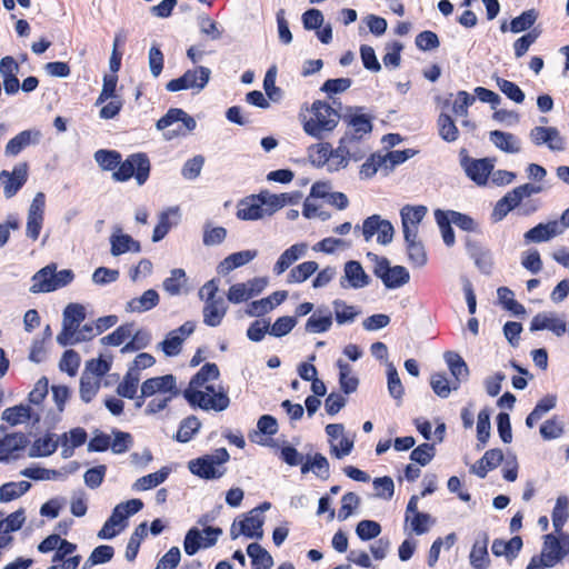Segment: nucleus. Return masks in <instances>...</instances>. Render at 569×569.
Listing matches in <instances>:
<instances>
[{"label": "nucleus", "instance_id": "1", "mask_svg": "<svg viewBox=\"0 0 569 569\" xmlns=\"http://www.w3.org/2000/svg\"><path fill=\"white\" fill-rule=\"evenodd\" d=\"M220 371L216 363H206L190 380L183 396L192 407L203 410L223 411L230 399L221 386L214 387L211 381L219 378Z\"/></svg>", "mask_w": 569, "mask_h": 569}, {"label": "nucleus", "instance_id": "2", "mask_svg": "<svg viewBox=\"0 0 569 569\" xmlns=\"http://www.w3.org/2000/svg\"><path fill=\"white\" fill-rule=\"evenodd\" d=\"M310 112V118L303 122V131L319 140L332 132L340 120L339 112L321 100L312 103Z\"/></svg>", "mask_w": 569, "mask_h": 569}, {"label": "nucleus", "instance_id": "3", "mask_svg": "<svg viewBox=\"0 0 569 569\" xmlns=\"http://www.w3.org/2000/svg\"><path fill=\"white\" fill-rule=\"evenodd\" d=\"M367 259L372 263L373 274L382 281L386 288L397 289L409 282L410 274L405 267H391L386 257H380L373 252H368Z\"/></svg>", "mask_w": 569, "mask_h": 569}, {"label": "nucleus", "instance_id": "4", "mask_svg": "<svg viewBox=\"0 0 569 569\" xmlns=\"http://www.w3.org/2000/svg\"><path fill=\"white\" fill-rule=\"evenodd\" d=\"M230 456L224 448L214 450L211 455H204L198 459L189 461L188 468L191 473L202 479H219L224 472L222 467L229 460Z\"/></svg>", "mask_w": 569, "mask_h": 569}, {"label": "nucleus", "instance_id": "5", "mask_svg": "<svg viewBox=\"0 0 569 569\" xmlns=\"http://www.w3.org/2000/svg\"><path fill=\"white\" fill-rule=\"evenodd\" d=\"M196 120L186 111L179 108H171L157 121V129L162 130L167 140H172L194 130Z\"/></svg>", "mask_w": 569, "mask_h": 569}, {"label": "nucleus", "instance_id": "6", "mask_svg": "<svg viewBox=\"0 0 569 569\" xmlns=\"http://www.w3.org/2000/svg\"><path fill=\"white\" fill-rule=\"evenodd\" d=\"M150 161L143 153H134L128 157L123 162L120 161L118 169L112 177L117 181H127L131 177L136 178L139 186H142L149 178Z\"/></svg>", "mask_w": 569, "mask_h": 569}, {"label": "nucleus", "instance_id": "7", "mask_svg": "<svg viewBox=\"0 0 569 569\" xmlns=\"http://www.w3.org/2000/svg\"><path fill=\"white\" fill-rule=\"evenodd\" d=\"M569 553V535L560 532L559 536L552 533L545 536L541 550L540 562L543 567L551 568L561 561Z\"/></svg>", "mask_w": 569, "mask_h": 569}, {"label": "nucleus", "instance_id": "8", "mask_svg": "<svg viewBox=\"0 0 569 569\" xmlns=\"http://www.w3.org/2000/svg\"><path fill=\"white\" fill-rule=\"evenodd\" d=\"M211 71L207 67H198L187 70L180 78L170 80L166 89L170 92L180 90H194L197 93L202 91L210 80Z\"/></svg>", "mask_w": 569, "mask_h": 569}, {"label": "nucleus", "instance_id": "9", "mask_svg": "<svg viewBox=\"0 0 569 569\" xmlns=\"http://www.w3.org/2000/svg\"><path fill=\"white\" fill-rule=\"evenodd\" d=\"M86 318L84 307L79 303H69L63 311L62 330L57 336V342L62 346L74 345L73 336Z\"/></svg>", "mask_w": 569, "mask_h": 569}, {"label": "nucleus", "instance_id": "10", "mask_svg": "<svg viewBox=\"0 0 569 569\" xmlns=\"http://www.w3.org/2000/svg\"><path fill=\"white\" fill-rule=\"evenodd\" d=\"M222 535V530L217 527H207L203 532L198 528H191L188 530L184 541L183 549L188 556L196 555L201 548H210L214 546Z\"/></svg>", "mask_w": 569, "mask_h": 569}, {"label": "nucleus", "instance_id": "11", "mask_svg": "<svg viewBox=\"0 0 569 569\" xmlns=\"http://www.w3.org/2000/svg\"><path fill=\"white\" fill-rule=\"evenodd\" d=\"M264 519L258 509H252L243 520H234L230 528V537L234 540L241 535L248 538L261 539L263 536L262 526Z\"/></svg>", "mask_w": 569, "mask_h": 569}, {"label": "nucleus", "instance_id": "12", "mask_svg": "<svg viewBox=\"0 0 569 569\" xmlns=\"http://www.w3.org/2000/svg\"><path fill=\"white\" fill-rule=\"evenodd\" d=\"M395 229L390 221L382 219L378 214L368 217L362 224V236L366 241L377 234V242L387 246L393 239Z\"/></svg>", "mask_w": 569, "mask_h": 569}, {"label": "nucleus", "instance_id": "13", "mask_svg": "<svg viewBox=\"0 0 569 569\" xmlns=\"http://www.w3.org/2000/svg\"><path fill=\"white\" fill-rule=\"evenodd\" d=\"M28 179V164L26 162L18 163L13 170H2L0 172V186L3 188L6 198H12L22 188Z\"/></svg>", "mask_w": 569, "mask_h": 569}, {"label": "nucleus", "instance_id": "14", "mask_svg": "<svg viewBox=\"0 0 569 569\" xmlns=\"http://www.w3.org/2000/svg\"><path fill=\"white\" fill-rule=\"evenodd\" d=\"M196 325L187 321L178 329L170 331L159 347L168 357H174L180 353L183 341L193 333Z\"/></svg>", "mask_w": 569, "mask_h": 569}, {"label": "nucleus", "instance_id": "15", "mask_svg": "<svg viewBox=\"0 0 569 569\" xmlns=\"http://www.w3.org/2000/svg\"><path fill=\"white\" fill-rule=\"evenodd\" d=\"M142 397H152L154 395L178 396L177 379L173 375L149 378L141 385Z\"/></svg>", "mask_w": 569, "mask_h": 569}, {"label": "nucleus", "instance_id": "16", "mask_svg": "<svg viewBox=\"0 0 569 569\" xmlns=\"http://www.w3.org/2000/svg\"><path fill=\"white\" fill-rule=\"evenodd\" d=\"M425 206L406 204L400 210L402 232L405 239H413L418 237L419 224L427 214Z\"/></svg>", "mask_w": 569, "mask_h": 569}, {"label": "nucleus", "instance_id": "17", "mask_svg": "<svg viewBox=\"0 0 569 569\" xmlns=\"http://www.w3.org/2000/svg\"><path fill=\"white\" fill-rule=\"evenodd\" d=\"M370 277L366 273L360 262L350 260L343 266V274L340 278V287L343 289H362L369 286Z\"/></svg>", "mask_w": 569, "mask_h": 569}, {"label": "nucleus", "instance_id": "18", "mask_svg": "<svg viewBox=\"0 0 569 569\" xmlns=\"http://www.w3.org/2000/svg\"><path fill=\"white\" fill-rule=\"evenodd\" d=\"M44 204L46 197L43 192L36 193L32 202L29 207L28 219H27V228L26 233L27 237L32 240H37L43 223V213H44Z\"/></svg>", "mask_w": 569, "mask_h": 569}, {"label": "nucleus", "instance_id": "19", "mask_svg": "<svg viewBox=\"0 0 569 569\" xmlns=\"http://www.w3.org/2000/svg\"><path fill=\"white\" fill-rule=\"evenodd\" d=\"M461 166L469 179L476 182L478 186H485L488 181V177L493 170V161L488 158L483 159H469L463 158Z\"/></svg>", "mask_w": 569, "mask_h": 569}, {"label": "nucleus", "instance_id": "20", "mask_svg": "<svg viewBox=\"0 0 569 569\" xmlns=\"http://www.w3.org/2000/svg\"><path fill=\"white\" fill-rule=\"evenodd\" d=\"M359 111V108H350L343 116V120L347 123V130L345 134L367 139L372 130L371 120L368 116L360 113Z\"/></svg>", "mask_w": 569, "mask_h": 569}, {"label": "nucleus", "instance_id": "21", "mask_svg": "<svg viewBox=\"0 0 569 569\" xmlns=\"http://www.w3.org/2000/svg\"><path fill=\"white\" fill-rule=\"evenodd\" d=\"M530 330H549L557 337H561L567 331V325L563 319L552 312H540L532 318Z\"/></svg>", "mask_w": 569, "mask_h": 569}, {"label": "nucleus", "instance_id": "22", "mask_svg": "<svg viewBox=\"0 0 569 569\" xmlns=\"http://www.w3.org/2000/svg\"><path fill=\"white\" fill-rule=\"evenodd\" d=\"M42 419V413L29 406V405H18L10 408H7L2 412V420L7 421L11 426H17L29 420L33 422H39Z\"/></svg>", "mask_w": 569, "mask_h": 569}, {"label": "nucleus", "instance_id": "23", "mask_svg": "<svg viewBox=\"0 0 569 569\" xmlns=\"http://www.w3.org/2000/svg\"><path fill=\"white\" fill-rule=\"evenodd\" d=\"M27 443V437L21 432L6 435L0 438V462L18 458Z\"/></svg>", "mask_w": 569, "mask_h": 569}, {"label": "nucleus", "instance_id": "24", "mask_svg": "<svg viewBox=\"0 0 569 569\" xmlns=\"http://www.w3.org/2000/svg\"><path fill=\"white\" fill-rule=\"evenodd\" d=\"M110 253L119 257L127 252L138 253L141 251L140 243L131 236L123 233L121 228L117 227L110 236Z\"/></svg>", "mask_w": 569, "mask_h": 569}, {"label": "nucleus", "instance_id": "25", "mask_svg": "<svg viewBox=\"0 0 569 569\" xmlns=\"http://www.w3.org/2000/svg\"><path fill=\"white\" fill-rule=\"evenodd\" d=\"M561 234L557 220L548 221L546 223H538L536 227L529 229L523 234L525 243H541L547 242Z\"/></svg>", "mask_w": 569, "mask_h": 569}, {"label": "nucleus", "instance_id": "26", "mask_svg": "<svg viewBox=\"0 0 569 569\" xmlns=\"http://www.w3.org/2000/svg\"><path fill=\"white\" fill-rule=\"evenodd\" d=\"M42 138V133L40 130L30 129L23 130L13 137L6 146V154L7 156H18L24 148L31 144H38Z\"/></svg>", "mask_w": 569, "mask_h": 569}, {"label": "nucleus", "instance_id": "27", "mask_svg": "<svg viewBox=\"0 0 569 569\" xmlns=\"http://www.w3.org/2000/svg\"><path fill=\"white\" fill-rule=\"evenodd\" d=\"M339 146L355 162L362 160L370 152L367 139L356 136L343 134L339 140Z\"/></svg>", "mask_w": 569, "mask_h": 569}, {"label": "nucleus", "instance_id": "28", "mask_svg": "<svg viewBox=\"0 0 569 569\" xmlns=\"http://www.w3.org/2000/svg\"><path fill=\"white\" fill-rule=\"evenodd\" d=\"M259 194H251L241 199L237 204V217L241 220L253 221L264 218Z\"/></svg>", "mask_w": 569, "mask_h": 569}, {"label": "nucleus", "instance_id": "29", "mask_svg": "<svg viewBox=\"0 0 569 569\" xmlns=\"http://www.w3.org/2000/svg\"><path fill=\"white\" fill-rule=\"evenodd\" d=\"M308 250L307 243H295L286 249L273 266V273L277 276L287 271L296 261L305 257Z\"/></svg>", "mask_w": 569, "mask_h": 569}, {"label": "nucleus", "instance_id": "30", "mask_svg": "<svg viewBox=\"0 0 569 569\" xmlns=\"http://www.w3.org/2000/svg\"><path fill=\"white\" fill-rule=\"evenodd\" d=\"M467 252L482 273L489 274L493 267L492 253L476 241L467 240Z\"/></svg>", "mask_w": 569, "mask_h": 569}, {"label": "nucleus", "instance_id": "31", "mask_svg": "<svg viewBox=\"0 0 569 569\" xmlns=\"http://www.w3.org/2000/svg\"><path fill=\"white\" fill-rule=\"evenodd\" d=\"M258 256L257 250H243L226 257L217 267L219 274H228L232 270L246 266Z\"/></svg>", "mask_w": 569, "mask_h": 569}, {"label": "nucleus", "instance_id": "32", "mask_svg": "<svg viewBox=\"0 0 569 569\" xmlns=\"http://www.w3.org/2000/svg\"><path fill=\"white\" fill-rule=\"evenodd\" d=\"M228 306L222 297L217 300L206 301L202 310L203 322L209 327H218L221 325Z\"/></svg>", "mask_w": 569, "mask_h": 569}, {"label": "nucleus", "instance_id": "33", "mask_svg": "<svg viewBox=\"0 0 569 569\" xmlns=\"http://www.w3.org/2000/svg\"><path fill=\"white\" fill-rule=\"evenodd\" d=\"M159 301V293L154 289H148L140 297L130 299L126 305V311L134 313L147 312L157 307Z\"/></svg>", "mask_w": 569, "mask_h": 569}, {"label": "nucleus", "instance_id": "34", "mask_svg": "<svg viewBox=\"0 0 569 569\" xmlns=\"http://www.w3.org/2000/svg\"><path fill=\"white\" fill-rule=\"evenodd\" d=\"M143 507V503L140 499H131L126 502H121L117 505L109 517L111 522H114L120 529L126 527V520L139 512Z\"/></svg>", "mask_w": 569, "mask_h": 569}, {"label": "nucleus", "instance_id": "35", "mask_svg": "<svg viewBox=\"0 0 569 569\" xmlns=\"http://www.w3.org/2000/svg\"><path fill=\"white\" fill-rule=\"evenodd\" d=\"M502 460L503 453L500 449H490L471 467V471L479 478H485L488 471L497 468Z\"/></svg>", "mask_w": 569, "mask_h": 569}, {"label": "nucleus", "instance_id": "36", "mask_svg": "<svg viewBox=\"0 0 569 569\" xmlns=\"http://www.w3.org/2000/svg\"><path fill=\"white\" fill-rule=\"evenodd\" d=\"M87 440V432L82 428H74L69 433H63L59 438L61 445V457L68 459L72 457L73 450L83 445Z\"/></svg>", "mask_w": 569, "mask_h": 569}, {"label": "nucleus", "instance_id": "37", "mask_svg": "<svg viewBox=\"0 0 569 569\" xmlns=\"http://www.w3.org/2000/svg\"><path fill=\"white\" fill-rule=\"evenodd\" d=\"M187 283L186 271L181 268H176L172 269L170 274L162 281V288L170 296H180L187 292Z\"/></svg>", "mask_w": 569, "mask_h": 569}, {"label": "nucleus", "instance_id": "38", "mask_svg": "<svg viewBox=\"0 0 569 569\" xmlns=\"http://www.w3.org/2000/svg\"><path fill=\"white\" fill-rule=\"evenodd\" d=\"M59 446V438L54 433H46L34 440L29 448V457H48L52 455Z\"/></svg>", "mask_w": 569, "mask_h": 569}, {"label": "nucleus", "instance_id": "39", "mask_svg": "<svg viewBox=\"0 0 569 569\" xmlns=\"http://www.w3.org/2000/svg\"><path fill=\"white\" fill-rule=\"evenodd\" d=\"M56 269V264H48L37 271L32 277V286L29 289L30 292L40 293L53 291V271Z\"/></svg>", "mask_w": 569, "mask_h": 569}, {"label": "nucleus", "instance_id": "40", "mask_svg": "<svg viewBox=\"0 0 569 569\" xmlns=\"http://www.w3.org/2000/svg\"><path fill=\"white\" fill-rule=\"evenodd\" d=\"M332 326V315L328 309L319 308L306 322V331L310 333H322Z\"/></svg>", "mask_w": 569, "mask_h": 569}, {"label": "nucleus", "instance_id": "41", "mask_svg": "<svg viewBox=\"0 0 569 569\" xmlns=\"http://www.w3.org/2000/svg\"><path fill=\"white\" fill-rule=\"evenodd\" d=\"M490 141L498 149L507 153H518L521 149L519 139L510 132H503L499 130L491 131Z\"/></svg>", "mask_w": 569, "mask_h": 569}, {"label": "nucleus", "instance_id": "42", "mask_svg": "<svg viewBox=\"0 0 569 569\" xmlns=\"http://www.w3.org/2000/svg\"><path fill=\"white\" fill-rule=\"evenodd\" d=\"M337 367L339 368V383L341 390L346 395L355 392L359 386V379L355 375L352 367L341 359L337 361Z\"/></svg>", "mask_w": 569, "mask_h": 569}, {"label": "nucleus", "instance_id": "43", "mask_svg": "<svg viewBox=\"0 0 569 569\" xmlns=\"http://www.w3.org/2000/svg\"><path fill=\"white\" fill-rule=\"evenodd\" d=\"M488 536L483 533L477 539L470 552V563L475 569H486L489 566L488 557Z\"/></svg>", "mask_w": 569, "mask_h": 569}, {"label": "nucleus", "instance_id": "44", "mask_svg": "<svg viewBox=\"0 0 569 569\" xmlns=\"http://www.w3.org/2000/svg\"><path fill=\"white\" fill-rule=\"evenodd\" d=\"M332 308L336 321L340 326L346 323H352L356 320V318L360 315V310H358L355 306L348 305L346 301L341 299L333 300Z\"/></svg>", "mask_w": 569, "mask_h": 569}, {"label": "nucleus", "instance_id": "45", "mask_svg": "<svg viewBox=\"0 0 569 569\" xmlns=\"http://www.w3.org/2000/svg\"><path fill=\"white\" fill-rule=\"evenodd\" d=\"M140 381V373L137 369H129L124 375L122 381L117 387V393L120 397L133 399L138 391Z\"/></svg>", "mask_w": 569, "mask_h": 569}, {"label": "nucleus", "instance_id": "46", "mask_svg": "<svg viewBox=\"0 0 569 569\" xmlns=\"http://www.w3.org/2000/svg\"><path fill=\"white\" fill-rule=\"evenodd\" d=\"M522 548V539L519 536L512 537L509 541L496 539L492 542L491 551L495 556L515 557Z\"/></svg>", "mask_w": 569, "mask_h": 569}, {"label": "nucleus", "instance_id": "47", "mask_svg": "<svg viewBox=\"0 0 569 569\" xmlns=\"http://www.w3.org/2000/svg\"><path fill=\"white\" fill-rule=\"evenodd\" d=\"M569 518V498L567 496H559L553 507L551 519L555 531L560 533L562 527Z\"/></svg>", "mask_w": 569, "mask_h": 569}, {"label": "nucleus", "instance_id": "48", "mask_svg": "<svg viewBox=\"0 0 569 569\" xmlns=\"http://www.w3.org/2000/svg\"><path fill=\"white\" fill-rule=\"evenodd\" d=\"M247 553L251 558L254 569H270L273 565L270 553L256 542L248 546Z\"/></svg>", "mask_w": 569, "mask_h": 569}, {"label": "nucleus", "instance_id": "49", "mask_svg": "<svg viewBox=\"0 0 569 569\" xmlns=\"http://www.w3.org/2000/svg\"><path fill=\"white\" fill-rule=\"evenodd\" d=\"M408 259L412 266L421 268L427 263V253L422 242L415 237L413 239H405Z\"/></svg>", "mask_w": 569, "mask_h": 569}, {"label": "nucleus", "instance_id": "50", "mask_svg": "<svg viewBox=\"0 0 569 569\" xmlns=\"http://www.w3.org/2000/svg\"><path fill=\"white\" fill-rule=\"evenodd\" d=\"M169 476V469L168 468H161L157 472L149 473L147 476H143L136 480L132 488L137 491H144L149 490L151 488H154L162 482L166 481V479Z\"/></svg>", "mask_w": 569, "mask_h": 569}, {"label": "nucleus", "instance_id": "51", "mask_svg": "<svg viewBox=\"0 0 569 569\" xmlns=\"http://www.w3.org/2000/svg\"><path fill=\"white\" fill-rule=\"evenodd\" d=\"M31 487L28 481L7 482L0 487V501L9 502L24 495Z\"/></svg>", "mask_w": 569, "mask_h": 569}, {"label": "nucleus", "instance_id": "52", "mask_svg": "<svg viewBox=\"0 0 569 569\" xmlns=\"http://www.w3.org/2000/svg\"><path fill=\"white\" fill-rule=\"evenodd\" d=\"M332 154V147L328 142L316 143L309 147L308 157L311 163L318 168L325 167Z\"/></svg>", "mask_w": 569, "mask_h": 569}, {"label": "nucleus", "instance_id": "53", "mask_svg": "<svg viewBox=\"0 0 569 569\" xmlns=\"http://www.w3.org/2000/svg\"><path fill=\"white\" fill-rule=\"evenodd\" d=\"M100 389V379L90 372H82L80 379V398L84 402H90Z\"/></svg>", "mask_w": 569, "mask_h": 569}, {"label": "nucleus", "instance_id": "54", "mask_svg": "<svg viewBox=\"0 0 569 569\" xmlns=\"http://www.w3.org/2000/svg\"><path fill=\"white\" fill-rule=\"evenodd\" d=\"M316 261H306L292 268L288 274L289 283H301L318 270Z\"/></svg>", "mask_w": 569, "mask_h": 569}, {"label": "nucleus", "instance_id": "55", "mask_svg": "<svg viewBox=\"0 0 569 569\" xmlns=\"http://www.w3.org/2000/svg\"><path fill=\"white\" fill-rule=\"evenodd\" d=\"M201 422L196 416H189L183 419L179 426L176 439L179 442H188L199 431Z\"/></svg>", "mask_w": 569, "mask_h": 569}, {"label": "nucleus", "instance_id": "56", "mask_svg": "<svg viewBox=\"0 0 569 569\" xmlns=\"http://www.w3.org/2000/svg\"><path fill=\"white\" fill-rule=\"evenodd\" d=\"M445 360L458 383L460 380H465L468 377L469 369L463 359L458 353L450 351L446 352Z\"/></svg>", "mask_w": 569, "mask_h": 569}, {"label": "nucleus", "instance_id": "57", "mask_svg": "<svg viewBox=\"0 0 569 569\" xmlns=\"http://www.w3.org/2000/svg\"><path fill=\"white\" fill-rule=\"evenodd\" d=\"M538 18V12L535 9L523 11L520 16L513 18L510 22V31L519 33L530 29Z\"/></svg>", "mask_w": 569, "mask_h": 569}, {"label": "nucleus", "instance_id": "58", "mask_svg": "<svg viewBox=\"0 0 569 569\" xmlns=\"http://www.w3.org/2000/svg\"><path fill=\"white\" fill-rule=\"evenodd\" d=\"M387 377L389 395L396 400H401L405 393V389L400 380L399 373L393 363L391 362L387 363Z\"/></svg>", "mask_w": 569, "mask_h": 569}, {"label": "nucleus", "instance_id": "59", "mask_svg": "<svg viewBox=\"0 0 569 569\" xmlns=\"http://www.w3.org/2000/svg\"><path fill=\"white\" fill-rule=\"evenodd\" d=\"M277 71V67L271 66L266 72L263 79V89L266 91V94L269 100L274 102L279 101L282 98V90L276 86Z\"/></svg>", "mask_w": 569, "mask_h": 569}, {"label": "nucleus", "instance_id": "60", "mask_svg": "<svg viewBox=\"0 0 569 569\" xmlns=\"http://www.w3.org/2000/svg\"><path fill=\"white\" fill-rule=\"evenodd\" d=\"M521 266L531 274H537L542 270V260L536 248H530L521 253Z\"/></svg>", "mask_w": 569, "mask_h": 569}, {"label": "nucleus", "instance_id": "61", "mask_svg": "<svg viewBox=\"0 0 569 569\" xmlns=\"http://www.w3.org/2000/svg\"><path fill=\"white\" fill-rule=\"evenodd\" d=\"M497 296L499 302L506 310L511 311L515 315H522L526 312L525 307L513 299V292L509 288H498Z\"/></svg>", "mask_w": 569, "mask_h": 569}, {"label": "nucleus", "instance_id": "62", "mask_svg": "<svg viewBox=\"0 0 569 569\" xmlns=\"http://www.w3.org/2000/svg\"><path fill=\"white\" fill-rule=\"evenodd\" d=\"M430 385L435 393L441 398H448L452 389L457 390L459 388L458 382L450 386L445 373H433L431 376Z\"/></svg>", "mask_w": 569, "mask_h": 569}, {"label": "nucleus", "instance_id": "63", "mask_svg": "<svg viewBox=\"0 0 569 569\" xmlns=\"http://www.w3.org/2000/svg\"><path fill=\"white\" fill-rule=\"evenodd\" d=\"M94 160L103 170H113L120 164L121 154L113 150H98Z\"/></svg>", "mask_w": 569, "mask_h": 569}, {"label": "nucleus", "instance_id": "64", "mask_svg": "<svg viewBox=\"0 0 569 569\" xmlns=\"http://www.w3.org/2000/svg\"><path fill=\"white\" fill-rule=\"evenodd\" d=\"M439 134L448 142L456 141L458 139V129L452 118L446 113H441L438 119Z\"/></svg>", "mask_w": 569, "mask_h": 569}]
</instances>
